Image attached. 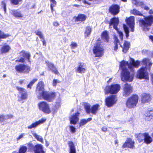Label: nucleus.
<instances>
[{
	"label": "nucleus",
	"instance_id": "obj_1",
	"mask_svg": "<svg viewBox=\"0 0 153 153\" xmlns=\"http://www.w3.org/2000/svg\"><path fill=\"white\" fill-rule=\"evenodd\" d=\"M129 64L128 62L123 60L120 62V68L122 70L121 73V79L123 81L131 82L134 77L133 73H130L127 69L128 67L131 71L133 72L134 68H137L140 65V62L138 61L135 62L134 59H131Z\"/></svg>",
	"mask_w": 153,
	"mask_h": 153
},
{
	"label": "nucleus",
	"instance_id": "obj_2",
	"mask_svg": "<svg viewBox=\"0 0 153 153\" xmlns=\"http://www.w3.org/2000/svg\"><path fill=\"white\" fill-rule=\"evenodd\" d=\"M36 93L39 99L43 98L49 102L52 101L56 97V93L54 92H48L44 91V84L42 81L39 82L38 84Z\"/></svg>",
	"mask_w": 153,
	"mask_h": 153
},
{
	"label": "nucleus",
	"instance_id": "obj_3",
	"mask_svg": "<svg viewBox=\"0 0 153 153\" xmlns=\"http://www.w3.org/2000/svg\"><path fill=\"white\" fill-rule=\"evenodd\" d=\"M139 22L140 26L142 27L144 31H148L153 23V16L151 15L145 17L143 19L139 20Z\"/></svg>",
	"mask_w": 153,
	"mask_h": 153
},
{
	"label": "nucleus",
	"instance_id": "obj_4",
	"mask_svg": "<svg viewBox=\"0 0 153 153\" xmlns=\"http://www.w3.org/2000/svg\"><path fill=\"white\" fill-rule=\"evenodd\" d=\"M119 22V19L118 18L114 17L111 19L109 23V27L110 28H111L112 26H113L114 29L116 30L117 32L120 39L123 40V33L122 32L119 31L117 27Z\"/></svg>",
	"mask_w": 153,
	"mask_h": 153
},
{
	"label": "nucleus",
	"instance_id": "obj_5",
	"mask_svg": "<svg viewBox=\"0 0 153 153\" xmlns=\"http://www.w3.org/2000/svg\"><path fill=\"white\" fill-rule=\"evenodd\" d=\"M120 86L119 84H115L107 86L105 89V94L110 93L111 94H117L120 91Z\"/></svg>",
	"mask_w": 153,
	"mask_h": 153
},
{
	"label": "nucleus",
	"instance_id": "obj_6",
	"mask_svg": "<svg viewBox=\"0 0 153 153\" xmlns=\"http://www.w3.org/2000/svg\"><path fill=\"white\" fill-rule=\"evenodd\" d=\"M138 97L137 95H134L128 98L127 100L126 106L130 108L135 107L138 102Z\"/></svg>",
	"mask_w": 153,
	"mask_h": 153
},
{
	"label": "nucleus",
	"instance_id": "obj_7",
	"mask_svg": "<svg viewBox=\"0 0 153 153\" xmlns=\"http://www.w3.org/2000/svg\"><path fill=\"white\" fill-rule=\"evenodd\" d=\"M93 51L96 57L101 56L102 55L103 49L99 42H98L94 46Z\"/></svg>",
	"mask_w": 153,
	"mask_h": 153
},
{
	"label": "nucleus",
	"instance_id": "obj_8",
	"mask_svg": "<svg viewBox=\"0 0 153 153\" xmlns=\"http://www.w3.org/2000/svg\"><path fill=\"white\" fill-rule=\"evenodd\" d=\"M38 106L40 110L46 114H49L51 112L49 104L45 102H41L38 104Z\"/></svg>",
	"mask_w": 153,
	"mask_h": 153
},
{
	"label": "nucleus",
	"instance_id": "obj_9",
	"mask_svg": "<svg viewBox=\"0 0 153 153\" xmlns=\"http://www.w3.org/2000/svg\"><path fill=\"white\" fill-rule=\"evenodd\" d=\"M146 68L142 67L137 72V77L139 79L144 78L145 79H148L149 78L148 76V73L147 70Z\"/></svg>",
	"mask_w": 153,
	"mask_h": 153
},
{
	"label": "nucleus",
	"instance_id": "obj_10",
	"mask_svg": "<svg viewBox=\"0 0 153 153\" xmlns=\"http://www.w3.org/2000/svg\"><path fill=\"white\" fill-rule=\"evenodd\" d=\"M16 71L18 72L27 73L30 71V67L27 65L22 64L16 65L15 68Z\"/></svg>",
	"mask_w": 153,
	"mask_h": 153
},
{
	"label": "nucleus",
	"instance_id": "obj_11",
	"mask_svg": "<svg viewBox=\"0 0 153 153\" xmlns=\"http://www.w3.org/2000/svg\"><path fill=\"white\" fill-rule=\"evenodd\" d=\"M99 105L98 104H96L93 105L91 108L90 105L88 104L85 105V108L86 112L88 113L91 112L93 114H95L98 110Z\"/></svg>",
	"mask_w": 153,
	"mask_h": 153
},
{
	"label": "nucleus",
	"instance_id": "obj_12",
	"mask_svg": "<svg viewBox=\"0 0 153 153\" xmlns=\"http://www.w3.org/2000/svg\"><path fill=\"white\" fill-rule=\"evenodd\" d=\"M116 97L114 95L107 97L105 100L106 105L108 107L112 106L116 103Z\"/></svg>",
	"mask_w": 153,
	"mask_h": 153
},
{
	"label": "nucleus",
	"instance_id": "obj_13",
	"mask_svg": "<svg viewBox=\"0 0 153 153\" xmlns=\"http://www.w3.org/2000/svg\"><path fill=\"white\" fill-rule=\"evenodd\" d=\"M16 88L19 92V97L24 100L27 98V94L25 89L18 86L16 87Z\"/></svg>",
	"mask_w": 153,
	"mask_h": 153
},
{
	"label": "nucleus",
	"instance_id": "obj_14",
	"mask_svg": "<svg viewBox=\"0 0 153 153\" xmlns=\"http://www.w3.org/2000/svg\"><path fill=\"white\" fill-rule=\"evenodd\" d=\"M132 88L131 85L127 83H126L123 89V96L126 97L129 96L132 92Z\"/></svg>",
	"mask_w": 153,
	"mask_h": 153
},
{
	"label": "nucleus",
	"instance_id": "obj_15",
	"mask_svg": "<svg viewBox=\"0 0 153 153\" xmlns=\"http://www.w3.org/2000/svg\"><path fill=\"white\" fill-rule=\"evenodd\" d=\"M120 7L117 5L114 4L109 7V11L114 15L118 14L119 12Z\"/></svg>",
	"mask_w": 153,
	"mask_h": 153
},
{
	"label": "nucleus",
	"instance_id": "obj_16",
	"mask_svg": "<svg viewBox=\"0 0 153 153\" xmlns=\"http://www.w3.org/2000/svg\"><path fill=\"white\" fill-rule=\"evenodd\" d=\"M134 142L130 138L128 139L125 143L123 146V148L128 147L130 149H133L134 147Z\"/></svg>",
	"mask_w": 153,
	"mask_h": 153
},
{
	"label": "nucleus",
	"instance_id": "obj_17",
	"mask_svg": "<svg viewBox=\"0 0 153 153\" xmlns=\"http://www.w3.org/2000/svg\"><path fill=\"white\" fill-rule=\"evenodd\" d=\"M79 114V113L77 112L76 113H75L71 116L69 117L70 123L74 124H76L79 120V118L78 117Z\"/></svg>",
	"mask_w": 153,
	"mask_h": 153
},
{
	"label": "nucleus",
	"instance_id": "obj_18",
	"mask_svg": "<svg viewBox=\"0 0 153 153\" xmlns=\"http://www.w3.org/2000/svg\"><path fill=\"white\" fill-rule=\"evenodd\" d=\"M134 17L131 16L127 20V24L131 28V31L132 32H134Z\"/></svg>",
	"mask_w": 153,
	"mask_h": 153
},
{
	"label": "nucleus",
	"instance_id": "obj_19",
	"mask_svg": "<svg viewBox=\"0 0 153 153\" xmlns=\"http://www.w3.org/2000/svg\"><path fill=\"white\" fill-rule=\"evenodd\" d=\"M46 120V119H41L37 121L32 123L31 125L28 126L27 128L28 129H31L33 128H35L38 125L45 122Z\"/></svg>",
	"mask_w": 153,
	"mask_h": 153
},
{
	"label": "nucleus",
	"instance_id": "obj_20",
	"mask_svg": "<svg viewBox=\"0 0 153 153\" xmlns=\"http://www.w3.org/2000/svg\"><path fill=\"white\" fill-rule=\"evenodd\" d=\"M46 120V119H41L37 121L32 123L31 125L28 126L27 128L28 129H31L33 128H35L38 125L45 122Z\"/></svg>",
	"mask_w": 153,
	"mask_h": 153
},
{
	"label": "nucleus",
	"instance_id": "obj_21",
	"mask_svg": "<svg viewBox=\"0 0 153 153\" xmlns=\"http://www.w3.org/2000/svg\"><path fill=\"white\" fill-rule=\"evenodd\" d=\"M151 100L150 95L149 94L144 93L142 94L141 97L142 103H145L149 102Z\"/></svg>",
	"mask_w": 153,
	"mask_h": 153
},
{
	"label": "nucleus",
	"instance_id": "obj_22",
	"mask_svg": "<svg viewBox=\"0 0 153 153\" xmlns=\"http://www.w3.org/2000/svg\"><path fill=\"white\" fill-rule=\"evenodd\" d=\"M46 62L47 63V65L48 68L51 71H52V72L57 75H59V72L58 71L57 69L53 63L49 62Z\"/></svg>",
	"mask_w": 153,
	"mask_h": 153
},
{
	"label": "nucleus",
	"instance_id": "obj_23",
	"mask_svg": "<svg viewBox=\"0 0 153 153\" xmlns=\"http://www.w3.org/2000/svg\"><path fill=\"white\" fill-rule=\"evenodd\" d=\"M142 62L143 64L146 66L144 68H146V69L149 71L152 65V63L150 60L149 59L145 58L143 59Z\"/></svg>",
	"mask_w": 153,
	"mask_h": 153
},
{
	"label": "nucleus",
	"instance_id": "obj_24",
	"mask_svg": "<svg viewBox=\"0 0 153 153\" xmlns=\"http://www.w3.org/2000/svg\"><path fill=\"white\" fill-rule=\"evenodd\" d=\"M86 70V67L85 63H81L79 64L78 67L76 69L77 71L80 73H83L85 72Z\"/></svg>",
	"mask_w": 153,
	"mask_h": 153
},
{
	"label": "nucleus",
	"instance_id": "obj_25",
	"mask_svg": "<svg viewBox=\"0 0 153 153\" xmlns=\"http://www.w3.org/2000/svg\"><path fill=\"white\" fill-rule=\"evenodd\" d=\"M35 153H45L43 149V147L41 144H37L35 146L34 148Z\"/></svg>",
	"mask_w": 153,
	"mask_h": 153
},
{
	"label": "nucleus",
	"instance_id": "obj_26",
	"mask_svg": "<svg viewBox=\"0 0 153 153\" xmlns=\"http://www.w3.org/2000/svg\"><path fill=\"white\" fill-rule=\"evenodd\" d=\"M68 144L69 146V153H76V148L73 142L69 141Z\"/></svg>",
	"mask_w": 153,
	"mask_h": 153
},
{
	"label": "nucleus",
	"instance_id": "obj_27",
	"mask_svg": "<svg viewBox=\"0 0 153 153\" xmlns=\"http://www.w3.org/2000/svg\"><path fill=\"white\" fill-rule=\"evenodd\" d=\"M146 119L148 121L153 120V111H147L145 114Z\"/></svg>",
	"mask_w": 153,
	"mask_h": 153
},
{
	"label": "nucleus",
	"instance_id": "obj_28",
	"mask_svg": "<svg viewBox=\"0 0 153 153\" xmlns=\"http://www.w3.org/2000/svg\"><path fill=\"white\" fill-rule=\"evenodd\" d=\"M19 54L20 56L25 57L26 58L28 62H30V55L29 53L26 52L25 51H23L19 53Z\"/></svg>",
	"mask_w": 153,
	"mask_h": 153
},
{
	"label": "nucleus",
	"instance_id": "obj_29",
	"mask_svg": "<svg viewBox=\"0 0 153 153\" xmlns=\"http://www.w3.org/2000/svg\"><path fill=\"white\" fill-rule=\"evenodd\" d=\"M102 39L106 42H108L109 39V36L108 32L106 31L103 32L101 34Z\"/></svg>",
	"mask_w": 153,
	"mask_h": 153
},
{
	"label": "nucleus",
	"instance_id": "obj_30",
	"mask_svg": "<svg viewBox=\"0 0 153 153\" xmlns=\"http://www.w3.org/2000/svg\"><path fill=\"white\" fill-rule=\"evenodd\" d=\"M144 142L147 144L150 143L152 141V138L147 133H145Z\"/></svg>",
	"mask_w": 153,
	"mask_h": 153
},
{
	"label": "nucleus",
	"instance_id": "obj_31",
	"mask_svg": "<svg viewBox=\"0 0 153 153\" xmlns=\"http://www.w3.org/2000/svg\"><path fill=\"white\" fill-rule=\"evenodd\" d=\"M12 11L13 15L16 17L20 18L23 16L21 12L18 10H13Z\"/></svg>",
	"mask_w": 153,
	"mask_h": 153
},
{
	"label": "nucleus",
	"instance_id": "obj_32",
	"mask_svg": "<svg viewBox=\"0 0 153 153\" xmlns=\"http://www.w3.org/2000/svg\"><path fill=\"white\" fill-rule=\"evenodd\" d=\"M130 44V43L127 41H125L123 48V51L124 53H126L129 48Z\"/></svg>",
	"mask_w": 153,
	"mask_h": 153
},
{
	"label": "nucleus",
	"instance_id": "obj_33",
	"mask_svg": "<svg viewBox=\"0 0 153 153\" xmlns=\"http://www.w3.org/2000/svg\"><path fill=\"white\" fill-rule=\"evenodd\" d=\"M86 18V16L82 14H80L78 15V16L76 17V21H84Z\"/></svg>",
	"mask_w": 153,
	"mask_h": 153
},
{
	"label": "nucleus",
	"instance_id": "obj_34",
	"mask_svg": "<svg viewBox=\"0 0 153 153\" xmlns=\"http://www.w3.org/2000/svg\"><path fill=\"white\" fill-rule=\"evenodd\" d=\"M145 133L144 134L139 133L137 134V140L140 142L143 141L144 140Z\"/></svg>",
	"mask_w": 153,
	"mask_h": 153
},
{
	"label": "nucleus",
	"instance_id": "obj_35",
	"mask_svg": "<svg viewBox=\"0 0 153 153\" xmlns=\"http://www.w3.org/2000/svg\"><path fill=\"white\" fill-rule=\"evenodd\" d=\"M114 50L116 51L118 49V44L120 45L119 41L117 37L115 36H114Z\"/></svg>",
	"mask_w": 153,
	"mask_h": 153
},
{
	"label": "nucleus",
	"instance_id": "obj_36",
	"mask_svg": "<svg viewBox=\"0 0 153 153\" xmlns=\"http://www.w3.org/2000/svg\"><path fill=\"white\" fill-rule=\"evenodd\" d=\"M10 49V47L8 45H4L2 48L1 51L2 53L8 52Z\"/></svg>",
	"mask_w": 153,
	"mask_h": 153
},
{
	"label": "nucleus",
	"instance_id": "obj_37",
	"mask_svg": "<svg viewBox=\"0 0 153 153\" xmlns=\"http://www.w3.org/2000/svg\"><path fill=\"white\" fill-rule=\"evenodd\" d=\"M92 118H88L87 120L83 119L81 120L79 123L80 126H82L86 124L88 122L91 120Z\"/></svg>",
	"mask_w": 153,
	"mask_h": 153
},
{
	"label": "nucleus",
	"instance_id": "obj_38",
	"mask_svg": "<svg viewBox=\"0 0 153 153\" xmlns=\"http://www.w3.org/2000/svg\"><path fill=\"white\" fill-rule=\"evenodd\" d=\"M131 13L135 15L142 16V14L139 11L135 9H133L131 10Z\"/></svg>",
	"mask_w": 153,
	"mask_h": 153
},
{
	"label": "nucleus",
	"instance_id": "obj_39",
	"mask_svg": "<svg viewBox=\"0 0 153 153\" xmlns=\"http://www.w3.org/2000/svg\"><path fill=\"white\" fill-rule=\"evenodd\" d=\"M50 1L51 3V10L53 13V7L56 5V2L55 0H50Z\"/></svg>",
	"mask_w": 153,
	"mask_h": 153
},
{
	"label": "nucleus",
	"instance_id": "obj_40",
	"mask_svg": "<svg viewBox=\"0 0 153 153\" xmlns=\"http://www.w3.org/2000/svg\"><path fill=\"white\" fill-rule=\"evenodd\" d=\"M132 2L137 6H142L143 4V2L139 1L138 0H132Z\"/></svg>",
	"mask_w": 153,
	"mask_h": 153
},
{
	"label": "nucleus",
	"instance_id": "obj_41",
	"mask_svg": "<svg viewBox=\"0 0 153 153\" xmlns=\"http://www.w3.org/2000/svg\"><path fill=\"white\" fill-rule=\"evenodd\" d=\"M34 137L39 141H40L42 143H43V139L42 136L35 133L33 134Z\"/></svg>",
	"mask_w": 153,
	"mask_h": 153
},
{
	"label": "nucleus",
	"instance_id": "obj_42",
	"mask_svg": "<svg viewBox=\"0 0 153 153\" xmlns=\"http://www.w3.org/2000/svg\"><path fill=\"white\" fill-rule=\"evenodd\" d=\"M59 105L56 104L54 105H53L51 109V112H52L53 114L55 113L58 109Z\"/></svg>",
	"mask_w": 153,
	"mask_h": 153
},
{
	"label": "nucleus",
	"instance_id": "obj_43",
	"mask_svg": "<svg viewBox=\"0 0 153 153\" xmlns=\"http://www.w3.org/2000/svg\"><path fill=\"white\" fill-rule=\"evenodd\" d=\"M27 147L25 146H22L19 149L18 153H25L27 150Z\"/></svg>",
	"mask_w": 153,
	"mask_h": 153
},
{
	"label": "nucleus",
	"instance_id": "obj_44",
	"mask_svg": "<svg viewBox=\"0 0 153 153\" xmlns=\"http://www.w3.org/2000/svg\"><path fill=\"white\" fill-rule=\"evenodd\" d=\"M123 28L124 29V30L125 31V33L126 34V36L127 38H128V37L129 36V31L128 30V29L127 27L126 26V25L124 24L123 25Z\"/></svg>",
	"mask_w": 153,
	"mask_h": 153
},
{
	"label": "nucleus",
	"instance_id": "obj_45",
	"mask_svg": "<svg viewBox=\"0 0 153 153\" xmlns=\"http://www.w3.org/2000/svg\"><path fill=\"white\" fill-rule=\"evenodd\" d=\"M91 31V28L89 27H87L85 32V35H86L87 36H88L90 34Z\"/></svg>",
	"mask_w": 153,
	"mask_h": 153
},
{
	"label": "nucleus",
	"instance_id": "obj_46",
	"mask_svg": "<svg viewBox=\"0 0 153 153\" xmlns=\"http://www.w3.org/2000/svg\"><path fill=\"white\" fill-rule=\"evenodd\" d=\"M70 46L71 49H74L77 47L78 45L76 43L72 42H71Z\"/></svg>",
	"mask_w": 153,
	"mask_h": 153
},
{
	"label": "nucleus",
	"instance_id": "obj_47",
	"mask_svg": "<svg viewBox=\"0 0 153 153\" xmlns=\"http://www.w3.org/2000/svg\"><path fill=\"white\" fill-rule=\"evenodd\" d=\"M37 81V79H33L30 82V83L28 85H27V88L30 89L31 88L32 86Z\"/></svg>",
	"mask_w": 153,
	"mask_h": 153
},
{
	"label": "nucleus",
	"instance_id": "obj_48",
	"mask_svg": "<svg viewBox=\"0 0 153 153\" xmlns=\"http://www.w3.org/2000/svg\"><path fill=\"white\" fill-rule=\"evenodd\" d=\"M60 82V81L58 79H53V81L52 85H53L56 87L57 84Z\"/></svg>",
	"mask_w": 153,
	"mask_h": 153
},
{
	"label": "nucleus",
	"instance_id": "obj_49",
	"mask_svg": "<svg viewBox=\"0 0 153 153\" xmlns=\"http://www.w3.org/2000/svg\"><path fill=\"white\" fill-rule=\"evenodd\" d=\"M36 34L39 36V37L41 39L44 38L43 36V35L42 33L39 31V30H37L36 32Z\"/></svg>",
	"mask_w": 153,
	"mask_h": 153
},
{
	"label": "nucleus",
	"instance_id": "obj_50",
	"mask_svg": "<svg viewBox=\"0 0 153 153\" xmlns=\"http://www.w3.org/2000/svg\"><path fill=\"white\" fill-rule=\"evenodd\" d=\"M8 36V35L5 34L1 31L0 30V39L1 38H5Z\"/></svg>",
	"mask_w": 153,
	"mask_h": 153
},
{
	"label": "nucleus",
	"instance_id": "obj_51",
	"mask_svg": "<svg viewBox=\"0 0 153 153\" xmlns=\"http://www.w3.org/2000/svg\"><path fill=\"white\" fill-rule=\"evenodd\" d=\"M22 0H11V3L14 5H18Z\"/></svg>",
	"mask_w": 153,
	"mask_h": 153
},
{
	"label": "nucleus",
	"instance_id": "obj_52",
	"mask_svg": "<svg viewBox=\"0 0 153 153\" xmlns=\"http://www.w3.org/2000/svg\"><path fill=\"white\" fill-rule=\"evenodd\" d=\"M1 6L3 8L4 13H6V4L4 1H3L2 2Z\"/></svg>",
	"mask_w": 153,
	"mask_h": 153
},
{
	"label": "nucleus",
	"instance_id": "obj_53",
	"mask_svg": "<svg viewBox=\"0 0 153 153\" xmlns=\"http://www.w3.org/2000/svg\"><path fill=\"white\" fill-rule=\"evenodd\" d=\"M69 127L70 131L72 133H74L76 132V128L72 126H69Z\"/></svg>",
	"mask_w": 153,
	"mask_h": 153
},
{
	"label": "nucleus",
	"instance_id": "obj_54",
	"mask_svg": "<svg viewBox=\"0 0 153 153\" xmlns=\"http://www.w3.org/2000/svg\"><path fill=\"white\" fill-rule=\"evenodd\" d=\"M25 61V59L23 57H21L19 59L16 60V62H18L24 63Z\"/></svg>",
	"mask_w": 153,
	"mask_h": 153
},
{
	"label": "nucleus",
	"instance_id": "obj_55",
	"mask_svg": "<svg viewBox=\"0 0 153 153\" xmlns=\"http://www.w3.org/2000/svg\"><path fill=\"white\" fill-rule=\"evenodd\" d=\"M13 117V115L11 114H7L5 115V117L6 120L12 118Z\"/></svg>",
	"mask_w": 153,
	"mask_h": 153
},
{
	"label": "nucleus",
	"instance_id": "obj_56",
	"mask_svg": "<svg viewBox=\"0 0 153 153\" xmlns=\"http://www.w3.org/2000/svg\"><path fill=\"white\" fill-rule=\"evenodd\" d=\"M6 120L5 117V115H0V122H3Z\"/></svg>",
	"mask_w": 153,
	"mask_h": 153
},
{
	"label": "nucleus",
	"instance_id": "obj_57",
	"mask_svg": "<svg viewBox=\"0 0 153 153\" xmlns=\"http://www.w3.org/2000/svg\"><path fill=\"white\" fill-rule=\"evenodd\" d=\"M28 149L30 150H32L33 149H34V146L31 143H29L28 144Z\"/></svg>",
	"mask_w": 153,
	"mask_h": 153
},
{
	"label": "nucleus",
	"instance_id": "obj_58",
	"mask_svg": "<svg viewBox=\"0 0 153 153\" xmlns=\"http://www.w3.org/2000/svg\"><path fill=\"white\" fill-rule=\"evenodd\" d=\"M25 135V134L24 133H22L21 135H20L19 137L17 138V140H19L20 139L22 138Z\"/></svg>",
	"mask_w": 153,
	"mask_h": 153
},
{
	"label": "nucleus",
	"instance_id": "obj_59",
	"mask_svg": "<svg viewBox=\"0 0 153 153\" xmlns=\"http://www.w3.org/2000/svg\"><path fill=\"white\" fill-rule=\"evenodd\" d=\"M102 130L104 132H105L107 131V128L105 127H102Z\"/></svg>",
	"mask_w": 153,
	"mask_h": 153
},
{
	"label": "nucleus",
	"instance_id": "obj_60",
	"mask_svg": "<svg viewBox=\"0 0 153 153\" xmlns=\"http://www.w3.org/2000/svg\"><path fill=\"white\" fill-rule=\"evenodd\" d=\"M42 42L43 45L44 46H46V42L45 40H44V38L42 39Z\"/></svg>",
	"mask_w": 153,
	"mask_h": 153
},
{
	"label": "nucleus",
	"instance_id": "obj_61",
	"mask_svg": "<svg viewBox=\"0 0 153 153\" xmlns=\"http://www.w3.org/2000/svg\"><path fill=\"white\" fill-rule=\"evenodd\" d=\"M53 25L55 26H58L59 25V23L57 22H54L53 23Z\"/></svg>",
	"mask_w": 153,
	"mask_h": 153
},
{
	"label": "nucleus",
	"instance_id": "obj_62",
	"mask_svg": "<svg viewBox=\"0 0 153 153\" xmlns=\"http://www.w3.org/2000/svg\"><path fill=\"white\" fill-rule=\"evenodd\" d=\"M49 144V143L47 141H45V145L47 147H48Z\"/></svg>",
	"mask_w": 153,
	"mask_h": 153
},
{
	"label": "nucleus",
	"instance_id": "obj_63",
	"mask_svg": "<svg viewBox=\"0 0 153 153\" xmlns=\"http://www.w3.org/2000/svg\"><path fill=\"white\" fill-rule=\"evenodd\" d=\"M149 38L151 41L153 42V36H149Z\"/></svg>",
	"mask_w": 153,
	"mask_h": 153
},
{
	"label": "nucleus",
	"instance_id": "obj_64",
	"mask_svg": "<svg viewBox=\"0 0 153 153\" xmlns=\"http://www.w3.org/2000/svg\"><path fill=\"white\" fill-rule=\"evenodd\" d=\"M24 82V80H19V83H20V84H21L23 83Z\"/></svg>",
	"mask_w": 153,
	"mask_h": 153
}]
</instances>
